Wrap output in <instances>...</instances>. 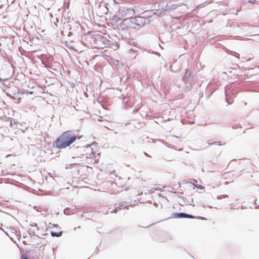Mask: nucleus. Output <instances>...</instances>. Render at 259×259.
<instances>
[{
    "label": "nucleus",
    "instance_id": "nucleus-2",
    "mask_svg": "<svg viewBox=\"0 0 259 259\" xmlns=\"http://www.w3.org/2000/svg\"><path fill=\"white\" fill-rule=\"evenodd\" d=\"M135 14V10L132 8H124L119 11L120 16L125 20L133 17Z\"/></svg>",
    "mask_w": 259,
    "mask_h": 259
},
{
    "label": "nucleus",
    "instance_id": "nucleus-7",
    "mask_svg": "<svg viewBox=\"0 0 259 259\" xmlns=\"http://www.w3.org/2000/svg\"><path fill=\"white\" fill-rule=\"evenodd\" d=\"M23 259H28V258H27V257H25V258H23Z\"/></svg>",
    "mask_w": 259,
    "mask_h": 259
},
{
    "label": "nucleus",
    "instance_id": "nucleus-6",
    "mask_svg": "<svg viewBox=\"0 0 259 259\" xmlns=\"http://www.w3.org/2000/svg\"><path fill=\"white\" fill-rule=\"evenodd\" d=\"M199 188H202V187L201 186H200V187H198Z\"/></svg>",
    "mask_w": 259,
    "mask_h": 259
},
{
    "label": "nucleus",
    "instance_id": "nucleus-5",
    "mask_svg": "<svg viewBox=\"0 0 259 259\" xmlns=\"http://www.w3.org/2000/svg\"><path fill=\"white\" fill-rule=\"evenodd\" d=\"M256 0H248V2L252 4H254Z\"/></svg>",
    "mask_w": 259,
    "mask_h": 259
},
{
    "label": "nucleus",
    "instance_id": "nucleus-4",
    "mask_svg": "<svg viewBox=\"0 0 259 259\" xmlns=\"http://www.w3.org/2000/svg\"><path fill=\"white\" fill-rule=\"evenodd\" d=\"M51 234L52 236L59 237L62 235V232H57V233H56L54 232H51Z\"/></svg>",
    "mask_w": 259,
    "mask_h": 259
},
{
    "label": "nucleus",
    "instance_id": "nucleus-1",
    "mask_svg": "<svg viewBox=\"0 0 259 259\" xmlns=\"http://www.w3.org/2000/svg\"><path fill=\"white\" fill-rule=\"evenodd\" d=\"M77 139V136L71 131L63 132L53 143V146L57 149H64Z\"/></svg>",
    "mask_w": 259,
    "mask_h": 259
},
{
    "label": "nucleus",
    "instance_id": "nucleus-3",
    "mask_svg": "<svg viewBox=\"0 0 259 259\" xmlns=\"http://www.w3.org/2000/svg\"><path fill=\"white\" fill-rule=\"evenodd\" d=\"M174 217L175 218H189V219L195 218V217L193 215L188 214L186 213H182V212L175 213L174 214Z\"/></svg>",
    "mask_w": 259,
    "mask_h": 259
}]
</instances>
